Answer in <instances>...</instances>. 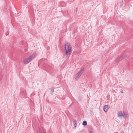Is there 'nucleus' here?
Wrapping results in <instances>:
<instances>
[{
  "label": "nucleus",
  "mask_w": 133,
  "mask_h": 133,
  "mask_svg": "<svg viewBox=\"0 0 133 133\" xmlns=\"http://www.w3.org/2000/svg\"><path fill=\"white\" fill-rule=\"evenodd\" d=\"M120 92L121 93H123V91L122 90H120Z\"/></svg>",
  "instance_id": "nucleus-10"
},
{
  "label": "nucleus",
  "mask_w": 133,
  "mask_h": 133,
  "mask_svg": "<svg viewBox=\"0 0 133 133\" xmlns=\"http://www.w3.org/2000/svg\"><path fill=\"white\" fill-rule=\"evenodd\" d=\"M65 55L67 58L70 55L71 53V48L69 44L68 43L65 44Z\"/></svg>",
  "instance_id": "nucleus-1"
},
{
  "label": "nucleus",
  "mask_w": 133,
  "mask_h": 133,
  "mask_svg": "<svg viewBox=\"0 0 133 133\" xmlns=\"http://www.w3.org/2000/svg\"><path fill=\"white\" fill-rule=\"evenodd\" d=\"M77 10H76V12H77Z\"/></svg>",
  "instance_id": "nucleus-13"
},
{
  "label": "nucleus",
  "mask_w": 133,
  "mask_h": 133,
  "mask_svg": "<svg viewBox=\"0 0 133 133\" xmlns=\"http://www.w3.org/2000/svg\"><path fill=\"white\" fill-rule=\"evenodd\" d=\"M83 70H81L79 71L76 75V77L78 78L81 76L82 74V71Z\"/></svg>",
  "instance_id": "nucleus-2"
},
{
  "label": "nucleus",
  "mask_w": 133,
  "mask_h": 133,
  "mask_svg": "<svg viewBox=\"0 0 133 133\" xmlns=\"http://www.w3.org/2000/svg\"><path fill=\"white\" fill-rule=\"evenodd\" d=\"M41 133H46V132L44 131H42Z\"/></svg>",
  "instance_id": "nucleus-11"
},
{
  "label": "nucleus",
  "mask_w": 133,
  "mask_h": 133,
  "mask_svg": "<svg viewBox=\"0 0 133 133\" xmlns=\"http://www.w3.org/2000/svg\"><path fill=\"white\" fill-rule=\"evenodd\" d=\"M35 55V54L34 53L31 55L28 58L29 60V61L30 62L32 59V58L34 57Z\"/></svg>",
  "instance_id": "nucleus-4"
},
{
  "label": "nucleus",
  "mask_w": 133,
  "mask_h": 133,
  "mask_svg": "<svg viewBox=\"0 0 133 133\" xmlns=\"http://www.w3.org/2000/svg\"><path fill=\"white\" fill-rule=\"evenodd\" d=\"M74 125V128H76L77 126V124L76 121V119H74L73 121Z\"/></svg>",
  "instance_id": "nucleus-7"
},
{
  "label": "nucleus",
  "mask_w": 133,
  "mask_h": 133,
  "mask_svg": "<svg viewBox=\"0 0 133 133\" xmlns=\"http://www.w3.org/2000/svg\"><path fill=\"white\" fill-rule=\"evenodd\" d=\"M90 133H93L92 132L90 131Z\"/></svg>",
  "instance_id": "nucleus-12"
},
{
  "label": "nucleus",
  "mask_w": 133,
  "mask_h": 133,
  "mask_svg": "<svg viewBox=\"0 0 133 133\" xmlns=\"http://www.w3.org/2000/svg\"><path fill=\"white\" fill-rule=\"evenodd\" d=\"M109 108L108 105H105L103 107L104 110L105 112H106L107 111Z\"/></svg>",
  "instance_id": "nucleus-5"
},
{
  "label": "nucleus",
  "mask_w": 133,
  "mask_h": 133,
  "mask_svg": "<svg viewBox=\"0 0 133 133\" xmlns=\"http://www.w3.org/2000/svg\"><path fill=\"white\" fill-rule=\"evenodd\" d=\"M29 60L28 58H27L24 61V64H26L28 63H29Z\"/></svg>",
  "instance_id": "nucleus-8"
},
{
  "label": "nucleus",
  "mask_w": 133,
  "mask_h": 133,
  "mask_svg": "<svg viewBox=\"0 0 133 133\" xmlns=\"http://www.w3.org/2000/svg\"><path fill=\"white\" fill-rule=\"evenodd\" d=\"M20 92L22 95H25L26 94L25 90L24 89H22Z\"/></svg>",
  "instance_id": "nucleus-6"
},
{
  "label": "nucleus",
  "mask_w": 133,
  "mask_h": 133,
  "mask_svg": "<svg viewBox=\"0 0 133 133\" xmlns=\"http://www.w3.org/2000/svg\"><path fill=\"white\" fill-rule=\"evenodd\" d=\"M82 124L84 126L86 125H87V121H84L83 122Z\"/></svg>",
  "instance_id": "nucleus-9"
},
{
  "label": "nucleus",
  "mask_w": 133,
  "mask_h": 133,
  "mask_svg": "<svg viewBox=\"0 0 133 133\" xmlns=\"http://www.w3.org/2000/svg\"><path fill=\"white\" fill-rule=\"evenodd\" d=\"M124 112H122V111H120L118 113V115L119 117L124 116Z\"/></svg>",
  "instance_id": "nucleus-3"
}]
</instances>
